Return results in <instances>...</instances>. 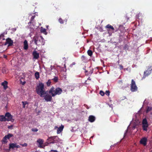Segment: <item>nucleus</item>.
Here are the masks:
<instances>
[{"mask_svg":"<svg viewBox=\"0 0 152 152\" xmlns=\"http://www.w3.org/2000/svg\"><path fill=\"white\" fill-rule=\"evenodd\" d=\"M119 67L120 69H123V67L121 65H119Z\"/></svg>","mask_w":152,"mask_h":152,"instance_id":"nucleus-37","label":"nucleus"},{"mask_svg":"<svg viewBox=\"0 0 152 152\" xmlns=\"http://www.w3.org/2000/svg\"><path fill=\"white\" fill-rule=\"evenodd\" d=\"M36 90L37 93L42 97L43 96L44 94L46 93V91L44 90V85L42 83H39L37 86Z\"/></svg>","mask_w":152,"mask_h":152,"instance_id":"nucleus-1","label":"nucleus"},{"mask_svg":"<svg viewBox=\"0 0 152 152\" xmlns=\"http://www.w3.org/2000/svg\"><path fill=\"white\" fill-rule=\"evenodd\" d=\"M31 130L33 132H37L38 131V129L36 128H34L32 129Z\"/></svg>","mask_w":152,"mask_h":152,"instance_id":"nucleus-31","label":"nucleus"},{"mask_svg":"<svg viewBox=\"0 0 152 152\" xmlns=\"http://www.w3.org/2000/svg\"><path fill=\"white\" fill-rule=\"evenodd\" d=\"M146 115L148 118L150 120H152V112L147 114Z\"/></svg>","mask_w":152,"mask_h":152,"instance_id":"nucleus-16","label":"nucleus"},{"mask_svg":"<svg viewBox=\"0 0 152 152\" xmlns=\"http://www.w3.org/2000/svg\"><path fill=\"white\" fill-rule=\"evenodd\" d=\"M50 139H51L55 141V140H57L59 142L60 141V140L59 139L58 137L57 136H54L53 137H51L50 138Z\"/></svg>","mask_w":152,"mask_h":152,"instance_id":"nucleus-21","label":"nucleus"},{"mask_svg":"<svg viewBox=\"0 0 152 152\" xmlns=\"http://www.w3.org/2000/svg\"><path fill=\"white\" fill-rule=\"evenodd\" d=\"M20 146L17 145L16 143H10L9 145V148L10 149H14L15 148H19Z\"/></svg>","mask_w":152,"mask_h":152,"instance_id":"nucleus-9","label":"nucleus"},{"mask_svg":"<svg viewBox=\"0 0 152 152\" xmlns=\"http://www.w3.org/2000/svg\"><path fill=\"white\" fill-rule=\"evenodd\" d=\"M25 82L23 83V85H24V84H25Z\"/></svg>","mask_w":152,"mask_h":152,"instance_id":"nucleus-47","label":"nucleus"},{"mask_svg":"<svg viewBox=\"0 0 152 152\" xmlns=\"http://www.w3.org/2000/svg\"><path fill=\"white\" fill-rule=\"evenodd\" d=\"M109 106L110 107H111L112 109H113V105L111 104L110 105H109Z\"/></svg>","mask_w":152,"mask_h":152,"instance_id":"nucleus-41","label":"nucleus"},{"mask_svg":"<svg viewBox=\"0 0 152 152\" xmlns=\"http://www.w3.org/2000/svg\"><path fill=\"white\" fill-rule=\"evenodd\" d=\"M0 121H6V118L5 116H4L3 115H0Z\"/></svg>","mask_w":152,"mask_h":152,"instance_id":"nucleus-20","label":"nucleus"},{"mask_svg":"<svg viewBox=\"0 0 152 152\" xmlns=\"http://www.w3.org/2000/svg\"><path fill=\"white\" fill-rule=\"evenodd\" d=\"M35 76L37 79H38L39 77V72H36L35 73Z\"/></svg>","mask_w":152,"mask_h":152,"instance_id":"nucleus-23","label":"nucleus"},{"mask_svg":"<svg viewBox=\"0 0 152 152\" xmlns=\"http://www.w3.org/2000/svg\"><path fill=\"white\" fill-rule=\"evenodd\" d=\"M136 127V125H134L133 126H132V129H134Z\"/></svg>","mask_w":152,"mask_h":152,"instance_id":"nucleus-38","label":"nucleus"},{"mask_svg":"<svg viewBox=\"0 0 152 152\" xmlns=\"http://www.w3.org/2000/svg\"><path fill=\"white\" fill-rule=\"evenodd\" d=\"M12 127V125L10 126H8V128L9 129H11Z\"/></svg>","mask_w":152,"mask_h":152,"instance_id":"nucleus-40","label":"nucleus"},{"mask_svg":"<svg viewBox=\"0 0 152 152\" xmlns=\"http://www.w3.org/2000/svg\"><path fill=\"white\" fill-rule=\"evenodd\" d=\"M13 44L12 41L9 38L6 39V42L4 44V45H8V46H10L12 45Z\"/></svg>","mask_w":152,"mask_h":152,"instance_id":"nucleus-13","label":"nucleus"},{"mask_svg":"<svg viewBox=\"0 0 152 152\" xmlns=\"http://www.w3.org/2000/svg\"><path fill=\"white\" fill-rule=\"evenodd\" d=\"M31 28H33V29H34L35 28V27L34 26L32 27L31 26Z\"/></svg>","mask_w":152,"mask_h":152,"instance_id":"nucleus-42","label":"nucleus"},{"mask_svg":"<svg viewBox=\"0 0 152 152\" xmlns=\"http://www.w3.org/2000/svg\"><path fill=\"white\" fill-rule=\"evenodd\" d=\"M137 89V88L135 82L133 80H132L131 90L132 92L136 91Z\"/></svg>","mask_w":152,"mask_h":152,"instance_id":"nucleus-5","label":"nucleus"},{"mask_svg":"<svg viewBox=\"0 0 152 152\" xmlns=\"http://www.w3.org/2000/svg\"><path fill=\"white\" fill-rule=\"evenodd\" d=\"M147 139L146 137L142 138L140 141V143L143 145L144 146H145L147 144Z\"/></svg>","mask_w":152,"mask_h":152,"instance_id":"nucleus-10","label":"nucleus"},{"mask_svg":"<svg viewBox=\"0 0 152 152\" xmlns=\"http://www.w3.org/2000/svg\"><path fill=\"white\" fill-rule=\"evenodd\" d=\"M100 94L102 96H103L104 95V93L102 91H101L100 92Z\"/></svg>","mask_w":152,"mask_h":152,"instance_id":"nucleus-32","label":"nucleus"},{"mask_svg":"<svg viewBox=\"0 0 152 152\" xmlns=\"http://www.w3.org/2000/svg\"><path fill=\"white\" fill-rule=\"evenodd\" d=\"M12 136L13 135L10 134H9L8 135L5 136V137H6V138L8 139H9L10 137H12Z\"/></svg>","mask_w":152,"mask_h":152,"instance_id":"nucleus-25","label":"nucleus"},{"mask_svg":"<svg viewBox=\"0 0 152 152\" xmlns=\"http://www.w3.org/2000/svg\"><path fill=\"white\" fill-rule=\"evenodd\" d=\"M7 138L6 137H5V136L3 138L2 140V142H3L4 143H6L7 142Z\"/></svg>","mask_w":152,"mask_h":152,"instance_id":"nucleus-26","label":"nucleus"},{"mask_svg":"<svg viewBox=\"0 0 152 152\" xmlns=\"http://www.w3.org/2000/svg\"><path fill=\"white\" fill-rule=\"evenodd\" d=\"M88 55L90 56H91L92 55V52L91 50H88L87 51Z\"/></svg>","mask_w":152,"mask_h":152,"instance_id":"nucleus-28","label":"nucleus"},{"mask_svg":"<svg viewBox=\"0 0 152 152\" xmlns=\"http://www.w3.org/2000/svg\"><path fill=\"white\" fill-rule=\"evenodd\" d=\"M37 142L39 143V145H38V146L40 148H42L43 146L42 144L43 142H44L43 140L41 139H38L37 140Z\"/></svg>","mask_w":152,"mask_h":152,"instance_id":"nucleus-14","label":"nucleus"},{"mask_svg":"<svg viewBox=\"0 0 152 152\" xmlns=\"http://www.w3.org/2000/svg\"><path fill=\"white\" fill-rule=\"evenodd\" d=\"M95 119V117L93 115H90L88 118V121L91 122H93L94 121Z\"/></svg>","mask_w":152,"mask_h":152,"instance_id":"nucleus-15","label":"nucleus"},{"mask_svg":"<svg viewBox=\"0 0 152 152\" xmlns=\"http://www.w3.org/2000/svg\"><path fill=\"white\" fill-rule=\"evenodd\" d=\"M3 86L4 89H6L7 88V82L6 81H4L1 84Z\"/></svg>","mask_w":152,"mask_h":152,"instance_id":"nucleus-18","label":"nucleus"},{"mask_svg":"<svg viewBox=\"0 0 152 152\" xmlns=\"http://www.w3.org/2000/svg\"><path fill=\"white\" fill-rule=\"evenodd\" d=\"M93 137H92H92H91V138H93Z\"/></svg>","mask_w":152,"mask_h":152,"instance_id":"nucleus-48","label":"nucleus"},{"mask_svg":"<svg viewBox=\"0 0 152 152\" xmlns=\"http://www.w3.org/2000/svg\"><path fill=\"white\" fill-rule=\"evenodd\" d=\"M22 102L23 104V107L24 108L25 107L26 105L28 104V102Z\"/></svg>","mask_w":152,"mask_h":152,"instance_id":"nucleus-29","label":"nucleus"},{"mask_svg":"<svg viewBox=\"0 0 152 152\" xmlns=\"http://www.w3.org/2000/svg\"><path fill=\"white\" fill-rule=\"evenodd\" d=\"M18 78H20V79L21 78H22V77H18Z\"/></svg>","mask_w":152,"mask_h":152,"instance_id":"nucleus-45","label":"nucleus"},{"mask_svg":"<svg viewBox=\"0 0 152 152\" xmlns=\"http://www.w3.org/2000/svg\"><path fill=\"white\" fill-rule=\"evenodd\" d=\"M142 127L144 131H147L148 127V124L147 120L144 119L142 121Z\"/></svg>","mask_w":152,"mask_h":152,"instance_id":"nucleus-6","label":"nucleus"},{"mask_svg":"<svg viewBox=\"0 0 152 152\" xmlns=\"http://www.w3.org/2000/svg\"><path fill=\"white\" fill-rule=\"evenodd\" d=\"M51 83V81L50 80H48V81L47 83V85L48 86H50Z\"/></svg>","mask_w":152,"mask_h":152,"instance_id":"nucleus-30","label":"nucleus"},{"mask_svg":"<svg viewBox=\"0 0 152 152\" xmlns=\"http://www.w3.org/2000/svg\"><path fill=\"white\" fill-rule=\"evenodd\" d=\"M48 26H47V27L48 28Z\"/></svg>","mask_w":152,"mask_h":152,"instance_id":"nucleus-49","label":"nucleus"},{"mask_svg":"<svg viewBox=\"0 0 152 152\" xmlns=\"http://www.w3.org/2000/svg\"><path fill=\"white\" fill-rule=\"evenodd\" d=\"M64 128V126L61 125V126L59 127H58L57 126H55L54 127V129H57V134H59L62 131Z\"/></svg>","mask_w":152,"mask_h":152,"instance_id":"nucleus-11","label":"nucleus"},{"mask_svg":"<svg viewBox=\"0 0 152 152\" xmlns=\"http://www.w3.org/2000/svg\"><path fill=\"white\" fill-rule=\"evenodd\" d=\"M41 32L45 35H47V34L46 29L45 28H43L42 27H41Z\"/></svg>","mask_w":152,"mask_h":152,"instance_id":"nucleus-22","label":"nucleus"},{"mask_svg":"<svg viewBox=\"0 0 152 152\" xmlns=\"http://www.w3.org/2000/svg\"><path fill=\"white\" fill-rule=\"evenodd\" d=\"M58 78L57 77H55L53 79V80L55 82H57L58 80Z\"/></svg>","mask_w":152,"mask_h":152,"instance_id":"nucleus-34","label":"nucleus"},{"mask_svg":"<svg viewBox=\"0 0 152 152\" xmlns=\"http://www.w3.org/2000/svg\"><path fill=\"white\" fill-rule=\"evenodd\" d=\"M84 58V56H82V58Z\"/></svg>","mask_w":152,"mask_h":152,"instance_id":"nucleus-44","label":"nucleus"},{"mask_svg":"<svg viewBox=\"0 0 152 152\" xmlns=\"http://www.w3.org/2000/svg\"><path fill=\"white\" fill-rule=\"evenodd\" d=\"M43 95V96L42 97H44V99L47 102H50L52 100V96L48 94L47 91H46V94H44Z\"/></svg>","mask_w":152,"mask_h":152,"instance_id":"nucleus-8","label":"nucleus"},{"mask_svg":"<svg viewBox=\"0 0 152 152\" xmlns=\"http://www.w3.org/2000/svg\"><path fill=\"white\" fill-rule=\"evenodd\" d=\"M152 112V107H148L146 110V114Z\"/></svg>","mask_w":152,"mask_h":152,"instance_id":"nucleus-19","label":"nucleus"},{"mask_svg":"<svg viewBox=\"0 0 152 152\" xmlns=\"http://www.w3.org/2000/svg\"><path fill=\"white\" fill-rule=\"evenodd\" d=\"M59 21L61 23H63V20L61 18H60L59 19Z\"/></svg>","mask_w":152,"mask_h":152,"instance_id":"nucleus-33","label":"nucleus"},{"mask_svg":"<svg viewBox=\"0 0 152 152\" xmlns=\"http://www.w3.org/2000/svg\"><path fill=\"white\" fill-rule=\"evenodd\" d=\"M62 92V90L59 88H55L52 87L49 90V93L52 95V96L54 97L57 95L60 94Z\"/></svg>","mask_w":152,"mask_h":152,"instance_id":"nucleus-3","label":"nucleus"},{"mask_svg":"<svg viewBox=\"0 0 152 152\" xmlns=\"http://www.w3.org/2000/svg\"><path fill=\"white\" fill-rule=\"evenodd\" d=\"M33 41H34L35 44L39 45L41 44L44 45L45 44V41L43 37L42 36H39L36 35L33 38Z\"/></svg>","mask_w":152,"mask_h":152,"instance_id":"nucleus-2","label":"nucleus"},{"mask_svg":"<svg viewBox=\"0 0 152 152\" xmlns=\"http://www.w3.org/2000/svg\"><path fill=\"white\" fill-rule=\"evenodd\" d=\"M24 49L25 50H27L28 48V45L27 41L26 40L24 42Z\"/></svg>","mask_w":152,"mask_h":152,"instance_id":"nucleus-17","label":"nucleus"},{"mask_svg":"<svg viewBox=\"0 0 152 152\" xmlns=\"http://www.w3.org/2000/svg\"><path fill=\"white\" fill-rule=\"evenodd\" d=\"M33 56V58L35 59H37L39 57V54L37 53V51H34L32 53Z\"/></svg>","mask_w":152,"mask_h":152,"instance_id":"nucleus-12","label":"nucleus"},{"mask_svg":"<svg viewBox=\"0 0 152 152\" xmlns=\"http://www.w3.org/2000/svg\"><path fill=\"white\" fill-rule=\"evenodd\" d=\"M5 117H6V121L13 122L14 119L12 118V115L9 113H7L5 114Z\"/></svg>","mask_w":152,"mask_h":152,"instance_id":"nucleus-7","label":"nucleus"},{"mask_svg":"<svg viewBox=\"0 0 152 152\" xmlns=\"http://www.w3.org/2000/svg\"><path fill=\"white\" fill-rule=\"evenodd\" d=\"M35 17V15L32 16L31 17V20H30V22L28 23V24H29L30 23V24H31V23H33V22H32L33 20L34 19Z\"/></svg>","mask_w":152,"mask_h":152,"instance_id":"nucleus-27","label":"nucleus"},{"mask_svg":"<svg viewBox=\"0 0 152 152\" xmlns=\"http://www.w3.org/2000/svg\"><path fill=\"white\" fill-rule=\"evenodd\" d=\"M152 72V66H148V67L147 70L144 72V76L142 79H144L146 76H148Z\"/></svg>","mask_w":152,"mask_h":152,"instance_id":"nucleus-4","label":"nucleus"},{"mask_svg":"<svg viewBox=\"0 0 152 152\" xmlns=\"http://www.w3.org/2000/svg\"><path fill=\"white\" fill-rule=\"evenodd\" d=\"M72 64H73V65H74L75 64V63H72Z\"/></svg>","mask_w":152,"mask_h":152,"instance_id":"nucleus-46","label":"nucleus"},{"mask_svg":"<svg viewBox=\"0 0 152 152\" xmlns=\"http://www.w3.org/2000/svg\"><path fill=\"white\" fill-rule=\"evenodd\" d=\"M20 145L23 147H26V146L27 145V144L26 143L23 144H21Z\"/></svg>","mask_w":152,"mask_h":152,"instance_id":"nucleus-36","label":"nucleus"},{"mask_svg":"<svg viewBox=\"0 0 152 152\" xmlns=\"http://www.w3.org/2000/svg\"><path fill=\"white\" fill-rule=\"evenodd\" d=\"M128 128H129V127H128ZM128 129L126 130V132H125V133L124 134V136H125V135H126V132H127V131H128Z\"/></svg>","mask_w":152,"mask_h":152,"instance_id":"nucleus-43","label":"nucleus"},{"mask_svg":"<svg viewBox=\"0 0 152 152\" xmlns=\"http://www.w3.org/2000/svg\"><path fill=\"white\" fill-rule=\"evenodd\" d=\"M105 94L107 96H109L110 95V92L109 91H106L105 92Z\"/></svg>","mask_w":152,"mask_h":152,"instance_id":"nucleus-35","label":"nucleus"},{"mask_svg":"<svg viewBox=\"0 0 152 152\" xmlns=\"http://www.w3.org/2000/svg\"><path fill=\"white\" fill-rule=\"evenodd\" d=\"M53 66H50V69L51 71L52 69H53Z\"/></svg>","mask_w":152,"mask_h":152,"instance_id":"nucleus-39","label":"nucleus"},{"mask_svg":"<svg viewBox=\"0 0 152 152\" xmlns=\"http://www.w3.org/2000/svg\"><path fill=\"white\" fill-rule=\"evenodd\" d=\"M106 28H110L113 31L114 30V28L113 27V26H112L110 25L109 24L107 25L106 26Z\"/></svg>","mask_w":152,"mask_h":152,"instance_id":"nucleus-24","label":"nucleus"}]
</instances>
